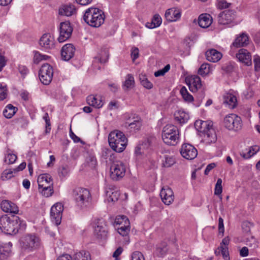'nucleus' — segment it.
<instances>
[{"label":"nucleus","instance_id":"nucleus-18","mask_svg":"<svg viewBox=\"0 0 260 260\" xmlns=\"http://www.w3.org/2000/svg\"><path fill=\"white\" fill-rule=\"evenodd\" d=\"M75 48L72 44L64 45L61 50V56L63 60L68 61L74 55Z\"/></svg>","mask_w":260,"mask_h":260},{"label":"nucleus","instance_id":"nucleus-38","mask_svg":"<svg viewBox=\"0 0 260 260\" xmlns=\"http://www.w3.org/2000/svg\"><path fill=\"white\" fill-rule=\"evenodd\" d=\"M39 191L44 197H50L53 193V185L39 186Z\"/></svg>","mask_w":260,"mask_h":260},{"label":"nucleus","instance_id":"nucleus-28","mask_svg":"<svg viewBox=\"0 0 260 260\" xmlns=\"http://www.w3.org/2000/svg\"><path fill=\"white\" fill-rule=\"evenodd\" d=\"M38 186L53 185V182L51 177L49 174H44L40 175L37 179Z\"/></svg>","mask_w":260,"mask_h":260},{"label":"nucleus","instance_id":"nucleus-49","mask_svg":"<svg viewBox=\"0 0 260 260\" xmlns=\"http://www.w3.org/2000/svg\"><path fill=\"white\" fill-rule=\"evenodd\" d=\"M213 128L212 127V123L210 121H203V124L202 125V129L201 131H199V132L201 133L202 134L208 131V129Z\"/></svg>","mask_w":260,"mask_h":260},{"label":"nucleus","instance_id":"nucleus-11","mask_svg":"<svg viewBox=\"0 0 260 260\" xmlns=\"http://www.w3.org/2000/svg\"><path fill=\"white\" fill-rule=\"evenodd\" d=\"M73 32V28L71 23L68 21L62 22L59 25V36L58 41L59 43H62L69 39Z\"/></svg>","mask_w":260,"mask_h":260},{"label":"nucleus","instance_id":"nucleus-62","mask_svg":"<svg viewBox=\"0 0 260 260\" xmlns=\"http://www.w3.org/2000/svg\"><path fill=\"white\" fill-rule=\"evenodd\" d=\"M20 95L23 100L26 101L29 100V93L27 91L25 90H21Z\"/></svg>","mask_w":260,"mask_h":260},{"label":"nucleus","instance_id":"nucleus-42","mask_svg":"<svg viewBox=\"0 0 260 260\" xmlns=\"http://www.w3.org/2000/svg\"><path fill=\"white\" fill-rule=\"evenodd\" d=\"M180 92L183 100L186 102H191L193 101V98L187 91L185 87H181Z\"/></svg>","mask_w":260,"mask_h":260},{"label":"nucleus","instance_id":"nucleus-40","mask_svg":"<svg viewBox=\"0 0 260 260\" xmlns=\"http://www.w3.org/2000/svg\"><path fill=\"white\" fill-rule=\"evenodd\" d=\"M117 229L118 233L121 236H127L130 230L129 221H126V223H124L123 226H117Z\"/></svg>","mask_w":260,"mask_h":260},{"label":"nucleus","instance_id":"nucleus-1","mask_svg":"<svg viewBox=\"0 0 260 260\" xmlns=\"http://www.w3.org/2000/svg\"><path fill=\"white\" fill-rule=\"evenodd\" d=\"M20 220L17 216L10 217L4 215L0 217V230L4 233L9 235H15L18 232L19 226L22 224L25 226V223H19Z\"/></svg>","mask_w":260,"mask_h":260},{"label":"nucleus","instance_id":"nucleus-29","mask_svg":"<svg viewBox=\"0 0 260 260\" xmlns=\"http://www.w3.org/2000/svg\"><path fill=\"white\" fill-rule=\"evenodd\" d=\"M175 120L180 124L186 123L189 118L187 113L182 110H179L174 113Z\"/></svg>","mask_w":260,"mask_h":260},{"label":"nucleus","instance_id":"nucleus-50","mask_svg":"<svg viewBox=\"0 0 260 260\" xmlns=\"http://www.w3.org/2000/svg\"><path fill=\"white\" fill-rule=\"evenodd\" d=\"M13 172L14 171H13L11 170H5L2 174V179L3 180H7L10 179L13 177Z\"/></svg>","mask_w":260,"mask_h":260},{"label":"nucleus","instance_id":"nucleus-58","mask_svg":"<svg viewBox=\"0 0 260 260\" xmlns=\"http://www.w3.org/2000/svg\"><path fill=\"white\" fill-rule=\"evenodd\" d=\"M256 152V151H255V152H252V149L249 148L247 152L245 153L244 152H242L240 153V155L244 159H248L250 158L252 156L255 154Z\"/></svg>","mask_w":260,"mask_h":260},{"label":"nucleus","instance_id":"nucleus-61","mask_svg":"<svg viewBox=\"0 0 260 260\" xmlns=\"http://www.w3.org/2000/svg\"><path fill=\"white\" fill-rule=\"evenodd\" d=\"M218 231L219 233H221L222 235L223 234L224 232V228L223 220L221 217H219L218 220Z\"/></svg>","mask_w":260,"mask_h":260},{"label":"nucleus","instance_id":"nucleus-32","mask_svg":"<svg viewBox=\"0 0 260 260\" xmlns=\"http://www.w3.org/2000/svg\"><path fill=\"white\" fill-rule=\"evenodd\" d=\"M150 143L149 141L148 140H145L141 144H140L136 147L135 154L137 156L141 155L142 154L144 153V151L148 149Z\"/></svg>","mask_w":260,"mask_h":260},{"label":"nucleus","instance_id":"nucleus-51","mask_svg":"<svg viewBox=\"0 0 260 260\" xmlns=\"http://www.w3.org/2000/svg\"><path fill=\"white\" fill-rule=\"evenodd\" d=\"M126 221H129L126 216L124 215H118L116 217L115 219V224L116 225H118L119 224H122L123 222L125 223Z\"/></svg>","mask_w":260,"mask_h":260},{"label":"nucleus","instance_id":"nucleus-34","mask_svg":"<svg viewBox=\"0 0 260 260\" xmlns=\"http://www.w3.org/2000/svg\"><path fill=\"white\" fill-rule=\"evenodd\" d=\"M87 103L90 106L96 108H100L103 105V102L100 99H98L92 95L87 96Z\"/></svg>","mask_w":260,"mask_h":260},{"label":"nucleus","instance_id":"nucleus-59","mask_svg":"<svg viewBox=\"0 0 260 260\" xmlns=\"http://www.w3.org/2000/svg\"><path fill=\"white\" fill-rule=\"evenodd\" d=\"M47 56L46 55H42L40 53L36 52L34 55V60L36 63H38L40 61L42 60L46 59Z\"/></svg>","mask_w":260,"mask_h":260},{"label":"nucleus","instance_id":"nucleus-19","mask_svg":"<svg viewBox=\"0 0 260 260\" xmlns=\"http://www.w3.org/2000/svg\"><path fill=\"white\" fill-rule=\"evenodd\" d=\"M236 57L240 62L247 66L252 63L251 54L246 49H240L236 54Z\"/></svg>","mask_w":260,"mask_h":260},{"label":"nucleus","instance_id":"nucleus-54","mask_svg":"<svg viewBox=\"0 0 260 260\" xmlns=\"http://www.w3.org/2000/svg\"><path fill=\"white\" fill-rule=\"evenodd\" d=\"M43 119L46 122V133H50L51 129V123L50 121V118L48 113H45L43 117Z\"/></svg>","mask_w":260,"mask_h":260},{"label":"nucleus","instance_id":"nucleus-57","mask_svg":"<svg viewBox=\"0 0 260 260\" xmlns=\"http://www.w3.org/2000/svg\"><path fill=\"white\" fill-rule=\"evenodd\" d=\"M7 89L5 85L0 84V101H3L6 98Z\"/></svg>","mask_w":260,"mask_h":260},{"label":"nucleus","instance_id":"nucleus-21","mask_svg":"<svg viewBox=\"0 0 260 260\" xmlns=\"http://www.w3.org/2000/svg\"><path fill=\"white\" fill-rule=\"evenodd\" d=\"M181 15V12L180 9L173 8L167 10L165 13V17L168 21L173 22L179 19Z\"/></svg>","mask_w":260,"mask_h":260},{"label":"nucleus","instance_id":"nucleus-8","mask_svg":"<svg viewBox=\"0 0 260 260\" xmlns=\"http://www.w3.org/2000/svg\"><path fill=\"white\" fill-rule=\"evenodd\" d=\"M125 173V167L120 161L114 162L110 167V177L114 180L122 178Z\"/></svg>","mask_w":260,"mask_h":260},{"label":"nucleus","instance_id":"nucleus-9","mask_svg":"<svg viewBox=\"0 0 260 260\" xmlns=\"http://www.w3.org/2000/svg\"><path fill=\"white\" fill-rule=\"evenodd\" d=\"M53 72L52 67L48 63H45L41 66L39 71V78L41 82L45 84H49L53 77Z\"/></svg>","mask_w":260,"mask_h":260},{"label":"nucleus","instance_id":"nucleus-7","mask_svg":"<svg viewBox=\"0 0 260 260\" xmlns=\"http://www.w3.org/2000/svg\"><path fill=\"white\" fill-rule=\"evenodd\" d=\"M223 123L227 129L235 131L240 129L242 126L241 117L235 114L226 115L224 118Z\"/></svg>","mask_w":260,"mask_h":260},{"label":"nucleus","instance_id":"nucleus-64","mask_svg":"<svg viewBox=\"0 0 260 260\" xmlns=\"http://www.w3.org/2000/svg\"><path fill=\"white\" fill-rule=\"evenodd\" d=\"M57 260H73V258L69 254H64L59 256Z\"/></svg>","mask_w":260,"mask_h":260},{"label":"nucleus","instance_id":"nucleus-4","mask_svg":"<svg viewBox=\"0 0 260 260\" xmlns=\"http://www.w3.org/2000/svg\"><path fill=\"white\" fill-rule=\"evenodd\" d=\"M73 197L76 205L80 209L86 208L90 205L91 196L86 188H76L73 190Z\"/></svg>","mask_w":260,"mask_h":260},{"label":"nucleus","instance_id":"nucleus-6","mask_svg":"<svg viewBox=\"0 0 260 260\" xmlns=\"http://www.w3.org/2000/svg\"><path fill=\"white\" fill-rule=\"evenodd\" d=\"M20 243L23 250L31 251L39 247L40 241L35 235H27L22 238Z\"/></svg>","mask_w":260,"mask_h":260},{"label":"nucleus","instance_id":"nucleus-63","mask_svg":"<svg viewBox=\"0 0 260 260\" xmlns=\"http://www.w3.org/2000/svg\"><path fill=\"white\" fill-rule=\"evenodd\" d=\"M254 68L256 71L260 70V57H257L254 59Z\"/></svg>","mask_w":260,"mask_h":260},{"label":"nucleus","instance_id":"nucleus-55","mask_svg":"<svg viewBox=\"0 0 260 260\" xmlns=\"http://www.w3.org/2000/svg\"><path fill=\"white\" fill-rule=\"evenodd\" d=\"M131 260H145V258L141 252L135 251L132 254Z\"/></svg>","mask_w":260,"mask_h":260},{"label":"nucleus","instance_id":"nucleus-48","mask_svg":"<svg viewBox=\"0 0 260 260\" xmlns=\"http://www.w3.org/2000/svg\"><path fill=\"white\" fill-rule=\"evenodd\" d=\"M222 179L221 178H218L217 179V182L215 184V189H214V194L215 195H220L222 191Z\"/></svg>","mask_w":260,"mask_h":260},{"label":"nucleus","instance_id":"nucleus-3","mask_svg":"<svg viewBox=\"0 0 260 260\" xmlns=\"http://www.w3.org/2000/svg\"><path fill=\"white\" fill-rule=\"evenodd\" d=\"M108 142L110 146L114 151L121 152L125 149L127 139L122 132L116 130L109 134Z\"/></svg>","mask_w":260,"mask_h":260},{"label":"nucleus","instance_id":"nucleus-60","mask_svg":"<svg viewBox=\"0 0 260 260\" xmlns=\"http://www.w3.org/2000/svg\"><path fill=\"white\" fill-rule=\"evenodd\" d=\"M131 57L133 61L135 60L139 57V49L137 47L132 48L131 51Z\"/></svg>","mask_w":260,"mask_h":260},{"label":"nucleus","instance_id":"nucleus-33","mask_svg":"<svg viewBox=\"0 0 260 260\" xmlns=\"http://www.w3.org/2000/svg\"><path fill=\"white\" fill-rule=\"evenodd\" d=\"M162 22L161 17L158 14H155L150 22H147L146 26L150 29L157 27L160 25Z\"/></svg>","mask_w":260,"mask_h":260},{"label":"nucleus","instance_id":"nucleus-23","mask_svg":"<svg viewBox=\"0 0 260 260\" xmlns=\"http://www.w3.org/2000/svg\"><path fill=\"white\" fill-rule=\"evenodd\" d=\"M1 207L2 210L5 212L15 214L18 212V208L17 205L8 200L3 201L1 204Z\"/></svg>","mask_w":260,"mask_h":260},{"label":"nucleus","instance_id":"nucleus-2","mask_svg":"<svg viewBox=\"0 0 260 260\" xmlns=\"http://www.w3.org/2000/svg\"><path fill=\"white\" fill-rule=\"evenodd\" d=\"M105 17L104 13L101 10L90 8L85 11L83 19L88 25L98 27L104 22Z\"/></svg>","mask_w":260,"mask_h":260},{"label":"nucleus","instance_id":"nucleus-37","mask_svg":"<svg viewBox=\"0 0 260 260\" xmlns=\"http://www.w3.org/2000/svg\"><path fill=\"white\" fill-rule=\"evenodd\" d=\"M17 108L11 104L8 105L3 111L4 116L8 118H11L16 113Z\"/></svg>","mask_w":260,"mask_h":260},{"label":"nucleus","instance_id":"nucleus-14","mask_svg":"<svg viewBox=\"0 0 260 260\" xmlns=\"http://www.w3.org/2000/svg\"><path fill=\"white\" fill-rule=\"evenodd\" d=\"M186 81L187 82L189 90L192 92H195L200 89H204L201 78L197 75L188 77Z\"/></svg>","mask_w":260,"mask_h":260},{"label":"nucleus","instance_id":"nucleus-15","mask_svg":"<svg viewBox=\"0 0 260 260\" xmlns=\"http://www.w3.org/2000/svg\"><path fill=\"white\" fill-rule=\"evenodd\" d=\"M39 44L44 49H52L55 48V40L50 34H45L40 38Z\"/></svg>","mask_w":260,"mask_h":260},{"label":"nucleus","instance_id":"nucleus-52","mask_svg":"<svg viewBox=\"0 0 260 260\" xmlns=\"http://www.w3.org/2000/svg\"><path fill=\"white\" fill-rule=\"evenodd\" d=\"M69 172V169L68 166H62L59 168L58 174L60 177H64L68 174Z\"/></svg>","mask_w":260,"mask_h":260},{"label":"nucleus","instance_id":"nucleus-12","mask_svg":"<svg viewBox=\"0 0 260 260\" xmlns=\"http://www.w3.org/2000/svg\"><path fill=\"white\" fill-rule=\"evenodd\" d=\"M63 206L61 203L55 204L50 210V217L52 222L57 226L61 223Z\"/></svg>","mask_w":260,"mask_h":260},{"label":"nucleus","instance_id":"nucleus-30","mask_svg":"<svg viewBox=\"0 0 260 260\" xmlns=\"http://www.w3.org/2000/svg\"><path fill=\"white\" fill-rule=\"evenodd\" d=\"M76 8L73 5H67L62 6L59 9V14L61 15L71 16L76 13Z\"/></svg>","mask_w":260,"mask_h":260},{"label":"nucleus","instance_id":"nucleus-13","mask_svg":"<svg viewBox=\"0 0 260 260\" xmlns=\"http://www.w3.org/2000/svg\"><path fill=\"white\" fill-rule=\"evenodd\" d=\"M180 152L182 157L188 160L193 159L198 155L197 149L189 144H183Z\"/></svg>","mask_w":260,"mask_h":260},{"label":"nucleus","instance_id":"nucleus-24","mask_svg":"<svg viewBox=\"0 0 260 260\" xmlns=\"http://www.w3.org/2000/svg\"><path fill=\"white\" fill-rule=\"evenodd\" d=\"M12 244L9 242L0 247V260H7L12 254Z\"/></svg>","mask_w":260,"mask_h":260},{"label":"nucleus","instance_id":"nucleus-36","mask_svg":"<svg viewBox=\"0 0 260 260\" xmlns=\"http://www.w3.org/2000/svg\"><path fill=\"white\" fill-rule=\"evenodd\" d=\"M90 254L88 251L82 250L74 254L73 260H90Z\"/></svg>","mask_w":260,"mask_h":260},{"label":"nucleus","instance_id":"nucleus-25","mask_svg":"<svg viewBox=\"0 0 260 260\" xmlns=\"http://www.w3.org/2000/svg\"><path fill=\"white\" fill-rule=\"evenodd\" d=\"M212 23V18L210 14H202L200 15L198 18V23L202 28L209 27Z\"/></svg>","mask_w":260,"mask_h":260},{"label":"nucleus","instance_id":"nucleus-41","mask_svg":"<svg viewBox=\"0 0 260 260\" xmlns=\"http://www.w3.org/2000/svg\"><path fill=\"white\" fill-rule=\"evenodd\" d=\"M142 126V122L139 118H137L133 122L128 124V128L131 132H135L139 130Z\"/></svg>","mask_w":260,"mask_h":260},{"label":"nucleus","instance_id":"nucleus-39","mask_svg":"<svg viewBox=\"0 0 260 260\" xmlns=\"http://www.w3.org/2000/svg\"><path fill=\"white\" fill-rule=\"evenodd\" d=\"M135 80L132 74H128L125 77V81L123 84L124 89L132 88L134 86Z\"/></svg>","mask_w":260,"mask_h":260},{"label":"nucleus","instance_id":"nucleus-56","mask_svg":"<svg viewBox=\"0 0 260 260\" xmlns=\"http://www.w3.org/2000/svg\"><path fill=\"white\" fill-rule=\"evenodd\" d=\"M218 249L221 251V254L224 259V260H229L230 257L229 256L228 247H223V246H219Z\"/></svg>","mask_w":260,"mask_h":260},{"label":"nucleus","instance_id":"nucleus-53","mask_svg":"<svg viewBox=\"0 0 260 260\" xmlns=\"http://www.w3.org/2000/svg\"><path fill=\"white\" fill-rule=\"evenodd\" d=\"M170 69V65L167 64L162 69L158 70L154 73V76L156 77L164 75Z\"/></svg>","mask_w":260,"mask_h":260},{"label":"nucleus","instance_id":"nucleus-17","mask_svg":"<svg viewBox=\"0 0 260 260\" xmlns=\"http://www.w3.org/2000/svg\"><path fill=\"white\" fill-rule=\"evenodd\" d=\"M235 15L233 11L225 10L218 16V21L220 24L226 25L231 23L234 19Z\"/></svg>","mask_w":260,"mask_h":260},{"label":"nucleus","instance_id":"nucleus-35","mask_svg":"<svg viewBox=\"0 0 260 260\" xmlns=\"http://www.w3.org/2000/svg\"><path fill=\"white\" fill-rule=\"evenodd\" d=\"M109 58V53L106 49L102 50L98 55L94 58V62H100L101 63H105L107 61Z\"/></svg>","mask_w":260,"mask_h":260},{"label":"nucleus","instance_id":"nucleus-46","mask_svg":"<svg viewBox=\"0 0 260 260\" xmlns=\"http://www.w3.org/2000/svg\"><path fill=\"white\" fill-rule=\"evenodd\" d=\"M141 84L146 88L151 89L153 87L152 83L150 82L145 76L142 75L140 77Z\"/></svg>","mask_w":260,"mask_h":260},{"label":"nucleus","instance_id":"nucleus-31","mask_svg":"<svg viewBox=\"0 0 260 260\" xmlns=\"http://www.w3.org/2000/svg\"><path fill=\"white\" fill-rule=\"evenodd\" d=\"M106 194L109 201L115 202L116 201H117L119 197L120 193L117 190L112 187L108 188L106 189Z\"/></svg>","mask_w":260,"mask_h":260},{"label":"nucleus","instance_id":"nucleus-44","mask_svg":"<svg viewBox=\"0 0 260 260\" xmlns=\"http://www.w3.org/2000/svg\"><path fill=\"white\" fill-rule=\"evenodd\" d=\"M168 250L167 245L165 243H163L157 246L155 253L159 256L164 255Z\"/></svg>","mask_w":260,"mask_h":260},{"label":"nucleus","instance_id":"nucleus-22","mask_svg":"<svg viewBox=\"0 0 260 260\" xmlns=\"http://www.w3.org/2000/svg\"><path fill=\"white\" fill-rule=\"evenodd\" d=\"M223 104L229 108L234 109L237 105V100L235 95L232 93H225L223 96Z\"/></svg>","mask_w":260,"mask_h":260},{"label":"nucleus","instance_id":"nucleus-5","mask_svg":"<svg viewBox=\"0 0 260 260\" xmlns=\"http://www.w3.org/2000/svg\"><path fill=\"white\" fill-rule=\"evenodd\" d=\"M162 139L164 143L169 145H176L179 140V130L177 126L167 124L162 132Z\"/></svg>","mask_w":260,"mask_h":260},{"label":"nucleus","instance_id":"nucleus-43","mask_svg":"<svg viewBox=\"0 0 260 260\" xmlns=\"http://www.w3.org/2000/svg\"><path fill=\"white\" fill-rule=\"evenodd\" d=\"M211 72L210 64L206 63L202 64L198 70V73L202 76H205L208 75Z\"/></svg>","mask_w":260,"mask_h":260},{"label":"nucleus","instance_id":"nucleus-16","mask_svg":"<svg viewBox=\"0 0 260 260\" xmlns=\"http://www.w3.org/2000/svg\"><path fill=\"white\" fill-rule=\"evenodd\" d=\"M160 196L162 201L166 205L171 204L174 200V196L173 190L169 187L162 188L160 192Z\"/></svg>","mask_w":260,"mask_h":260},{"label":"nucleus","instance_id":"nucleus-47","mask_svg":"<svg viewBox=\"0 0 260 260\" xmlns=\"http://www.w3.org/2000/svg\"><path fill=\"white\" fill-rule=\"evenodd\" d=\"M17 158L16 155L11 153H8L5 155V161L8 164H12L15 162Z\"/></svg>","mask_w":260,"mask_h":260},{"label":"nucleus","instance_id":"nucleus-10","mask_svg":"<svg viewBox=\"0 0 260 260\" xmlns=\"http://www.w3.org/2000/svg\"><path fill=\"white\" fill-rule=\"evenodd\" d=\"M93 233L94 236L98 239H104L107 238L108 227L103 219H98L95 222Z\"/></svg>","mask_w":260,"mask_h":260},{"label":"nucleus","instance_id":"nucleus-20","mask_svg":"<svg viewBox=\"0 0 260 260\" xmlns=\"http://www.w3.org/2000/svg\"><path fill=\"white\" fill-rule=\"evenodd\" d=\"M203 137L202 141L207 145H210L214 143L217 140V136L214 129H208V131L201 135Z\"/></svg>","mask_w":260,"mask_h":260},{"label":"nucleus","instance_id":"nucleus-27","mask_svg":"<svg viewBox=\"0 0 260 260\" xmlns=\"http://www.w3.org/2000/svg\"><path fill=\"white\" fill-rule=\"evenodd\" d=\"M206 56L208 60L213 62L218 61L222 57L221 53L214 49L208 50L206 53Z\"/></svg>","mask_w":260,"mask_h":260},{"label":"nucleus","instance_id":"nucleus-45","mask_svg":"<svg viewBox=\"0 0 260 260\" xmlns=\"http://www.w3.org/2000/svg\"><path fill=\"white\" fill-rule=\"evenodd\" d=\"M86 162L91 168H94L97 164L96 159L92 154H89L86 156Z\"/></svg>","mask_w":260,"mask_h":260},{"label":"nucleus","instance_id":"nucleus-26","mask_svg":"<svg viewBox=\"0 0 260 260\" xmlns=\"http://www.w3.org/2000/svg\"><path fill=\"white\" fill-rule=\"evenodd\" d=\"M249 43V38L245 33H242L238 37L233 43L232 46L236 48H240L246 46Z\"/></svg>","mask_w":260,"mask_h":260}]
</instances>
